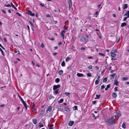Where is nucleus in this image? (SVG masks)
Here are the masks:
<instances>
[{
	"mask_svg": "<svg viewBox=\"0 0 129 129\" xmlns=\"http://www.w3.org/2000/svg\"><path fill=\"white\" fill-rule=\"evenodd\" d=\"M48 126L50 127L49 128L50 129H52L53 128L52 127L53 126V125L52 124H49L48 125Z\"/></svg>",
	"mask_w": 129,
	"mask_h": 129,
	"instance_id": "30",
	"label": "nucleus"
},
{
	"mask_svg": "<svg viewBox=\"0 0 129 129\" xmlns=\"http://www.w3.org/2000/svg\"><path fill=\"white\" fill-rule=\"evenodd\" d=\"M37 120L36 119H34L33 120V123L35 124H36L37 122Z\"/></svg>",
	"mask_w": 129,
	"mask_h": 129,
	"instance_id": "15",
	"label": "nucleus"
},
{
	"mask_svg": "<svg viewBox=\"0 0 129 129\" xmlns=\"http://www.w3.org/2000/svg\"><path fill=\"white\" fill-rule=\"evenodd\" d=\"M5 6H6L7 7H11V6L10 4H9L7 5H6V4H5Z\"/></svg>",
	"mask_w": 129,
	"mask_h": 129,
	"instance_id": "47",
	"label": "nucleus"
},
{
	"mask_svg": "<svg viewBox=\"0 0 129 129\" xmlns=\"http://www.w3.org/2000/svg\"><path fill=\"white\" fill-rule=\"evenodd\" d=\"M92 65H90L89 66H88L87 68L88 69L90 70L92 69Z\"/></svg>",
	"mask_w": 129,
	"mask_h": 129,
	"instance_id": "32",
	"label": "nucleus"
},
{
	"mask_svg": "<svg viewBox=\"0 0 129 129\" xmlns=\"http://www.w3.org/2000/svg\"><path fill=\"white\" fill-rule=\"evenodd\" d=\"M87 77H90L91 76V73H87Z\"/></svg>",
	"mask_w": 129,
	"mask_h": 129,
	"instance_id": "38",
	"label": "nucleus"
},
{
	"mask_svg": "<svg viewBox=\"0 0 129 129\" xmlns=\"http://www.w3.org/2000/svg\"><path fill=\"white\" fill-rule=\"evenodd\" d=\"M74 110H77V106H75L73 108Z\"/></svg>",
	"mask_w": 129,
	"mask_h": 129,
	"instance_id": "37",
	"label": "nucleus"
},
{
	"mask_svg": "<svg viewBox=\"0 0 129 129\" xmlns=\"http://www.w3.org/2000/svg\"><path fill=\"white\" fill-rule=\"evenodd\" d=\"M70 93L69 92H65L64 93V94H65L66 95V96H67L70 95Z\"/></svg>",
	"mask_w": 129,
	"mask_h": 129,
	"instance_id": "42",
	"label": "nucleus"
},
{
	"mask_svg": "<svg viewBox=\"0 0 129 129\" xmlns=\"http://www.w3.org/2000/svg\"><path fill=\"white\" fill-rule=\"evenodd\" d=\"M52 107L51 106H49L48 107V109L46 110V112H48V111H49V112L51 111Z\"/></svg>",
	"mask_w": 129,
	"mask_h": 129,
	"instance_id": "10",
	"label": "nucleus"
},
{
	"mask_svg": "<svg viewBox=\"0 0 129 129\" xmlns=\"http://www.w3.org/2000/svg\"><path fill=\"white\" fill-rule=\"evenodd\" d=\"M126 15L127 16V17L128 18L129 17V10L126 12L125 14L124 15V16Z\"/></svg>",
	"mask_w": 129,
	"mask_h": 129,
	"instance_id": "14",
	"label": "nucleus"
},
{
	"mask_svg": "<svg viewBox=\"0 0 129 129\" xmlns=\"http://www.w3.org/2000/svg\"><path fill=\"white\" fill-rule=\"evenodd\" d=\"M77 75L78 77H81L83 76V74L81 73H78L77 74Z\"/></svg>",
	"mask_w": 129,
	"mask_h": 129,
	"instance_id": "16",
	"label": "nucleus"
},
{
	"mask_svg": "<svg viewBox=\"0 0 129 129\" xmlns=\"http://www.w3.org/2000/svg\"><path fill=\"white\" fill-rule=\"evenodd\" d=\"M65 31L64 30H63L61 32V37H62V38H63V39H64V34L65 33Z\"/></svg>",
	"mask_w": 129,
	"mask_h": 129,
	"instance_id": "6",
	"label": "nucleus"
},
{
	"mask_svg": "<svg viewBox=\"0 0 129 129\" xmlns=\"http://www.w3.org/2000/svg\"><path fill=\"white\" fill-rule=\"evenodd\" d=\"M96 103V101H92V104H95Z\"/></svg>",
	"mask_w": 129,
	"mask_h": 129,
	"instance_id": "56",
	"label": "nucleus"
},
{
	"mask_svg": "<svg viewBox=\"0 0 129 129\" xmlns=\"http://www.w3.org/2000/svg\"><path fill=\"white\" fill-rule=\"evenodd\" d=\"M99 81L100 80L97 79L95 82V84L96 85L98 84L99 83Z\"/></svg>",
	"mask_w": 129,
	"mask_h": 129,
	"instance_id": "31",
	"label": "nucleus"
},
{
	"mask_svg": "<svg viewBox=\"0 0 129 129\" xmlns=\"http://www.w3.org/2000/svg\"><path fill=\"white\" fill-rule=\"evenodd\" d=\"M46 17H51V15L49 14L46 15Z\"/></svg>",
	"mask_w": 129,
	"mask_h": 129,
	"instance_id": "46",
	"label": "nucleus"
},
{
	"mask_svg": "<svg viewBox=\"0 0 129 129\" xmlns=\"http://www.w3.org/2000/svg\"><path fill=\"white\" fill-rule=\"evenodd\" d=\"M125 125V122H123L122 125V127L123 128H126V125Z\"/></svg>",
	"mask_w": 129,
	"mask_h": 129,
	"instance_id": "13",
	"label": "nucleus"
},
{
	"mask_svg": "<svg viewBox=\"0 0 129 129\" xmlns=\"http://www.w3.org/2000/svg\"><path fill=\"white\" fill-rule=\"evenodd\" d=\"M16 14L19 16H21V15L18 12Z\"/></svg>",
	"mask_w": 129,
	"mask_h": 129,
	"instance_id": "57",
	"label": "nucleus"
},
{
	"mask_svg": "<svg viewBox=\"0 0 129 129\" xmlns=\"http://www.w3.org/2000/svg\"><path fill=\"white\" fill-rule=\"evenodd\" d=\"M39 126L40 127H43V124H41V122L39 123Z\"/></svg>",
	"mask_w": 129,
	"mask_h": 129,
	"instance_id": "40",
	"label": "nucleus"
},
{
	"mask_svg": "<svg viewBox=\"0 0 129 129\" xmlns=\"http://www.w3.org/2000/svg\"><path fill=\"white\" fill-rule=\"evenodd\" d=\"M22 102L25 108L27 109V106L26 104L24 101H22Z\"/></svg>",
	"mask_w": 129,
	"mask_h": 129,
	"instance_id": "12",
	"label": "nucleus"
},
{
	"mask_svg": "<svg viewBox=\"0 0 129 129\" xmlns=\"http://www.w3.org/2000/svg\"><path fill=\"white\" fill-rule=\"evenodd\" d=\"M99 54L100 55H101L103 56H105V55L104 54L102 53H99Z\"/></svg>",
	"mask_w": 129,
	"mask_h": 129,
	"instance_id": "44",
	"label": "nucleus"
},
{
	"mask_svg": "<svg viewBox=\"0 0 129 129\" xmlns=\"http://www.w3.org/2000/svg\"><path fill=\"white\" fill-rule=\"evenodd\" d=\"M18 96L22 102L24 101L22 99L19 94L18 95Z\"/></svg>",
	"mask_w": 129,
	"mask_h": 129,
	"instance_id": "39",
	"label": "nucleus"
},
{
	"mask_svg": "<svg viewBox=\"0 0 129 129\" xmlns=\"http://www.w3.org/2000/svg\"><path fill=\"white\" fill-rule=\"evenodd\" d=\"M63 29L64 30H68V28L67 27L65 26H64L63 27Z\"/></svg>",
	"mask_w": 129,
	"mask_h": 129,
	"instance_id": "48",
	"label": "nucleus"
},
{
	"mask_svg": "<svg viewBox=\"0 0 129 129\" xmlns=\"http://www.w3.org/2000/svg\"><path fill=\"white\" fill-rule=\"evenodd\" d=\"M118 76H117V75H116V76L115 77V80H117L118 79Z\"/></svg>",
	"mask_w": 129,
	"mask_h": 129,
	"instance_id": "59",
	"label": "nucleus"
},
{
	"mask_svg": "<svg viewBox=\"0 0 129 129\" xmlns=\"http://www.w3.org/2000/svg\"><path fill=\"white\" fill-rule=\"evenodd\" d=\"M63 100L62 99H60V101H59L58 102V103H62L63 101Z\"/></svg>",
	"mask_w": 129,
	"mask_h": 129,
	"instance_id": "26",
	"label": "nucleus"
},
{
	"mask_svg": "<svg viewBox=\"0 0 129 129\" xmlns=\"http://www.w3.org/2000/svg\"><path fill=\"white\" fill-rule=\"evenodd\" d=\"M122 79L123 81L126 80L128 79V78L126 77H123L122 78Z\"/></svg>",
	"mask_w": 129,
	"mask_h": 129,
	"instance_id": "33",
	"label": "nucleus"
},
{
	"mask_svg": "<svg viewBox=\"0 0 129 129\" xmlns=\"http://www.w3.org/2000/svg\"><path fill=\"white\" fill-rule=\"evenodd\" d=\"M59 90V89H57V90H55L54 91V92L56 94H57L59 92V91H58Z\"/></svg>",
	"mask_w": 129,
	"mask_h": 129,
	"instance_id": "25",
	"label": "nucleus"
},
{
	"mask_svg": "<svg viewBox=\"0 0 129 129\" xmlns=\"http://www.w3.org/2000/svg\"><path fill=\"white\" fill-rule=\"evenodd\" d=\"M105 87V86L104 85H103L101 87V89H104Z\"/></svg>",
	"mask_w": 129,
	"mask_h": 129,
	"instance_id": "52",
	"label": "nucleus"
},
{
	"mask_svg": "<svg viewBox=\"0 0 129 129\" xmlns=\"http://www.w3.org/2000/svg\"><path fill=\"white\" fill-rule=\"evenodd\" d=\"M112 96L113 98L115 99L117 96V95L115 93H112Z\"/></svg>",
	"mask_w": 129,
	"mask_h": 129,
	"instance_id": "11",
	"label": "nucleus"
},
{
	"mask_svg": "<svg viewBox=\"0 0 129 129\" xmlns=\"http://www.w3.org/2000/svg\"><path fill=\"white\" fill-rule=\"evenodd\" d=\"M81 50H84L85 49V47H82L81 48Z\"/></svg>",
	"mask_w": 129,
	"mask_h": 129,
	"instance_id": "58",
	"label": "nucleus"
},
{
	"mask_svg": "<svg viewBox=\"0 0 129 129\" xmlns=\"http://www.w3.org/2000/svg\"><path fill=\"white\" fill-rule=\"evenodd\" d=\"M74 123V122L73 121H71L68 124L70 126H71Z\"/></svg>",
	"mask_w": 129,
	"mask_h": 129,
	"instance_id": "9",
	"label": "nucleus"
},
{
	"mask_svg": "<svg viewBox=\"0 0 129 129\" xmlns=\"http://www.w3.org/2000/svg\"><path fill=\"white\" fill-rule=\"evenodd\" d=\"M112 120L110 119L108 120L106 122L109 124H110Z\"/></svg>",
	"mask_w": 129,
	"mask_h": 129,
	"instance_id": "20",
	"label": "nucleus"
},
{
	"mask_svg": "<svg viewBox=\"0 0 129 129\" xmlns=\"http://www.w3.org/2000/svg\"><path fill=\"white\" fill-rule=\"evenodd\" d=\"M126 25V23L125 22H124L122 23H121V26L122 27H123Z\"/></svg>",
	"mask_w": 129,
	"mask_h": 129,
	"instance_id": "18",
	"label": "nucleus"
},
{
	"mask_svg": "<svg viewBox=\"0 0 129 129\" xmlns=\"http://www.w3.org/2000/svg\"><path fill=\"white\" fill-rule=\"evenodd\" d=\"M63 73V71L62 70H60L58 72V73L60 75H61Z\"/></svg>",
	"mask_w": 129,
	"mask_h": 129,
	"instance_id": "17",
	"label": "nucleus"
},
{
	"mask_svg": "<svg viewBox=\"0 0 129 129\" xmlns=\"http://www.w3.org/2000/svg\"><path fill=\"white\" fill-rule=\"evenodd\" d=\"M40 5H41V6L42 7H44L45 6V5L42 4H40Z\"/></svg>",
	"mask_w": 129,
	"mask_h": 129,
	"instance_id": "53",
	"label": "nucleus"
},
{
	"mask_svg": "<svg viewBox=\"0 0 129 129\" xmlns=\"http://www.w3.org/2000/svg\"><path fill=\"white\" fill-rule=\"evenodd\" d=\"M58 48V47L57 46L54 47V48L55 50H56V49H57Z\"/></svg>",
	"mask_w": 129,
	"mask_h": 129,
	"instance_id": "60",
	"label": "nucleus"
},
{
	"mask_svg": "<svg viewBox=\"0 0 129 129\" xmlns=\"http://www.w3.org/2000/svg\"><path fill=\"white\" fill-rule=\"evenodd\" d=\"M114 90L115 91H117L118 90L117 87H115V88H114Z\"/></svg>",
	"mask_w": 129,
	"mask_h": 129,
	"instance_id": "50",
	"label": "nucleus"
},
{
	"mask_svg": "<svg viewBox=\"0 0 129 129\" xmlns=\"http://www.w3.org/2000/svg\"><path fill=\"white\" fill-rule=\"evenodd\" d=\"M81 40L83 41H85L87 40V39L86 38V37H82L81 38Z\"/></svg>",
	"mask_w": 129,
	"mask_h": 129,
	"instance_id": "8",
	"label": "nucleus"
},
{
	"mask_svg": "<svg viewBox=\"0 0 129 129\" xmlns=\"http://www.w3.org/2000/svg\"><path fill=\"white\" fill-rule=\"evenodd\" d=\"M114 116H112L111 117V118H110V119H111L112 120H114Z\"/></svg>",
	"mask_w": 129,
	"mask_h": 129,
	"instance_id": "54",
	"label": "nucleus"
},
{
	"mask_svg": "<svg viewBox=\"0 0 129 129\" xmlns=\"http://www.w3.org/2000/svg\"><path fill=\"white\" fill-rule=\"evenodd\" d=\"M57 108L58 110H59L61 111H63V109L62 108V107L60 105L57 106Z\"/></svg>",
	"mask_w": 129,
	"mask_h": 129,
	"instance_id": "4",
	"label": "nucleus"
},
{
	"mask_svg": "<svg viewBox=\"0 0 129 129\" xmlns=\"http://www.w3.org/2000/svg\"><path fill=\"white\" fill-rule=\"evenodd\" d=\"M35 107L34 106H32V111H36V110L35 109Z\"/></svg>",
	"mask_w": 129,
	"mask_h": 129,
	"instance_id": "36",
	"label": "nucleus"
},
{
	"mask_svg": "<svg viewBox=\"0 0 129 129\" xmlns=\"http://www.w3.org/2000/svg\"><path fill=\"white\" fill-rule=\"evenodd\" d=\"M127 5L126 4H125L123 8V9H126L127 8Z\"/></svg>",
	"mask_w": 129,
	"mask_h": 129,
	"instance_id": "21",
	"label": "nucleus"
},
{
	"mask_svg": "<svg viewBox=\"0 0 129 129\" xmlns=\"http://www.w3.org/2000/svg\"><path fill=\"white\" fill-rule=\"evenodd\" d=\"M127 18H128V17H125L124 18V19H123V21H126V19H127Z\"/></svg>",
	"mask_w": 129,
	"mask_h": 129,
	"instance_id": "51",
	"label": "nucleus"
},
{
	"mask_svg": "<svg viewBox=\"0 0 129 129\" xmlns=\"http://www.w3.org/2000/svg\"><path fill=\"white\" fill-rule=\"evenodd\" d=\"M116 75V74L115 73H114L113 74L111 75L110 76H111L112 78H113Z\"/></svg>",
	"mask_w": 129,
	"mask_h": 129,
	"instance_id": "43",
	"label": "nucleus"
},
{
	"mask_svg": "<svg viewBox=\"0 0 129 129\" xmlns=\"http://www.w3.org/2000/svg\"><path fill=\"white\" fill-rule=\"evenodd\" d=\"M110 84H109L107 85L106 87L105 88V90L106 91L108 89L110 88Z\"/></svg>",
	"mask_w": 129,
	"mask_h": 129,
	"instance_id": "24",
	"label": "nucleus"
},
{
	"mask_svg": "<svg viewBox=\"0 0 129 129\" xmlns=\"http://www.w3.org/2000/svg\"><path fill=\"white\" fill-rule=\"evenodd\" d=\"M65 111H68L69 110V109L68 108H66L64 109Z\"/></svg>",
	"mask_w": 129,
	"mask_h": 129,
	"instance_id": "45",
	"label": "nucleus"
},
{
	"mask_svg": "<svg viewBox=\"0 0 129 129\" xmlns=\"http://www.w3.org/2000/svg\"><path fill=\"white\" fill-rule=\"evenodd\" d=\"M41 47L43 48L44 47V44L43 43H42L41 44Z\"/></svg>",
	"mask_w": 129,
	"mask_h": 129,
	"instance_id": "49",
	"label": "nucleus"
},
{
	"mask_svg": "<svg viewBox=\"0 0 129 129\" xmlns=\"http://www.w3.org/2000/svg\"><path fill=\"white\" fill-rule=\"evenodd\" d=\"M57 54V53H56V52H55V53H53V55H54V56H55V55H56Z\"/></svg>",
	"mask_w": 129,
	"mask_h": 129,
	"instance_id": "61",
	"label": "nucleus"
},
{
	"mask_svg": "<svg viewBox=\"0 0 129 129\" xmlns=\"http://www.w3.org/2000/svg\"><path fill=\"white\" fill-rule=\"evenodd\" d=\"M117 115L118 118L121 115V114L119 111L114 112Z\"/></svg>",
	"mask_w": 129,
	"mask_h": 129,
	"instance_id": "7",
	"label": "nucleus"
},
{
	"mask_svg": "<svg viewBox=\"0 0 129 129\" xmlns=\"http://www.w3.org/2000/svg\"><path fill=\"white\" fill-rule=\"evenodd\" d=\"M60 81V79L59 78H56L55 80V82L56 83H58Z\"/></svg>",
	"mask_w": 129,
	"mask_h": 129,
	"instance_id": "28",
	"label": "nucleus"
},
{
	"mask_svg": "<svg viewBox=\"0 0 129 129\" xmlns=\"http://www.w3.org/2000/svg\"><path fill=\"white\" fill-rule=\"evenodd\" d=\"M27 13L29 15H30L31 16H35V14L34 13H32V12L29 10L27 11Z\"/></svg>",
	"mask_w": 129,
	"mask_h": 129,
	"instance_id": "5",
	"label": "nucleus"
},
{
	"mask_svg": "<svg viewBox=\"0 0 129 129\" xmlns=\"http://www.w3.org/2000/svg\"><path fill=\"white\" fill-rule=\"evenodd\" d=\"M60 87V86L59 85H54L53 86V89L54 90H56L57 88H59Z\"/></svg>",
	"mask_w": 129,
	"mask_h": 129,
	"instance_id": "3",
	"label": "nucleus"
},
{
	"mask_svg": "<svg viewBox=\"0 0 129 129\" xmlns=\"http://www.w3.org/2000/svg\"><path fill=\"white\" fill-rule=\"evenodd\" d=\"M118 82L117 80H114V83L115 85H116V86H118V85L117 84H118Z\"/></svg>",
	"mask_w": 129,
	"mask_h": 129,
	"instance_id": "23",
	"label": "nucleus"
},
{
	"mask_svg": "<svg viewBox=\"0 0 129 129\" xmlns=\"http://www.w3.org/2000/svg\"><path fill=\"white\" fill-rule=\"evenodd\" d=\"M54 98V97L53 96H52V95H50L49 96V98L50 99H51L52 98Z\"/></svg>",
	"mask_w": 129,
	"mask_h": 129,
	"instance_id": "55",
	"label": "nucleus"
},
{
	"mask_svg": "<svg viewBox=\"0 0 129 129\" xmlns=\"http://www.w3.org/2000/svg\"><path fill=\"white\" fill-rule=\"evenodd\" d=\"M107 78H106V77L103 80V82H106L107 81Z\"/></svg>",
	"mask_w": 129,
	"mask_h": 129,
	"instance_id": "34",
	"label": "nucleus"
},
{
	"mask_svg": "<svg viewBox=\"0 0 129 129\" xmlns=\"http://www.w3.org/2000/svg\"><path fill=\"white\" fill-rule=\"evenodd\" d=\"M100 95H96V96L97 97L96 98H95V99H99L100 97Z\"/></svg>",
	"mask_w": 129,
	"mask_h": 129,
	"instance_id": "35",
	"label": "nucleus"
},
{
	"mask_svg": "<svg viewBox=\"0 0 129 129\" xmlns=\"http://www.w3.org/2000/svg\"><path fill=\"white\" fill-rule=\"evenodd\" d=\"M61 65L63 67H64V66H65V62H64V61H63L62 62V63H61Z\"/></svg>",
	"mask_w": 129,
	"mask_h": 129,
	"instance_id": "27",
	"label": "nucleus"
},
{
	"mask_svg": "<svg viewBox=\"0 0 129 129\" xmlns=\"http://www.w3.org/2000/svg\"><path fill=\"white\" fill-rule=\"evenodd\" d=\"M117 52L116 50L114 49V50H112L111 53V56L113 58H114L115 57L116 55L115 53Z\"/></svg>",
	"mask_w": 129,
	"mask_h": 129,
	"instance_id": "1",
	"label": "nucleus"
},
{
	"mask_svg": "<svg viewBox=\"0 0 129 129\" xmlns=\"http://www.w3.org/2000/svg\"><path fill=\"white\" fill-rule=\"evenodd\" d=\"M2 12L4 14H5L6 13V12L4 11V10H2Z\"/></svg>",
	"mask_w": 129,
	"mask_h": 129,
	"instance_id": "62",
	"label": "nucleus"
},
{
	"mask_svg": "<svg viewBox=\"0 0 129 129\" xmlns=\"http://www.w3.org/2000/svg\"><path fill=\"white\" fill-rule=\"evenodd\" d=\"M4 39L5 42H7V40L6 38H4Z\"/></svg>",
	"mask_w": 129,
	"mask_h": 129,
	"instance_id": "64",
	"label": "nucleus"
},
{
	"mask_svg": "<svg viewBox=\"0 0 129 129\" xmlns=\"http://www.w3.org/2000/svg\"><path fill=\"white\" fill-rule=\"evenodd\" d=\"M0 51L1 52L2 55H3L4 56L5 55H4V53L3 50L0 48Z\"/></svg>",
	"mask_w": 129,
	"mask_h": 129,
	"instance_id": "41",
	"label": "nucleus"
},
{
	"mask_svg": "<svg viewBox=\"0 0 129 129\" xmlns=\"http://www.w3.org/2000/svg\"><path fill=\"white\" fill-rule=\"evenodd\" d=\"M71 59V58L69 57H67L66 59V62H67L69 61Z\"/></svg>",
	"mask_w": 129,
	"mask_h": 129,
	"instance_id": "29",
	"label": "nucleus"
},
{
	"mask_svg": "<svg viewBox=\"0 0 129 129\" xmlns=\"http://www.w3.org/2000/svg\"><path fill=\"white\" fill-rule=\"evenodd\" d=\"M68 3L69 6V10H70L72 5V0H68Z\"/></svg>",
	"mask_w": 129,
	"mask_h": 129,
	"instance_id": "2",
	"label": "nucleus"
},
{
	"mask_svg": "<svg viewBox=\"0 0 129 129\" xmlns=\"http://www.w3.org/2000/svg\"><path fill=\"white\" fill-rule=\"evenodd\" d=\"M31 63H32V64H33V66H34L35 65V63L33 61H32Z\"/></svg>",
	"mask_w": 129,
	"mask_h": 129,
	"instance_id": "63",
	"label": "nucleus"
},
{
	"mask_svg": "<svg viewBox=\"0 0 129 129\" xmlns=\"http://www.w3.org/2000/svg\"><path fill=\"white\" fill-rule=\"evenodd\" d=\"M115 119H114L112 120L111 122V123H110V124H111L112 125L113 124H115Z\"/></svg>",
	"mask_w": 129,
	"mask_h": 129,
	"instance_id": "19",
	"label": "nucleus"
},
{
	"mask_svg": "<svg viewBox=\"0 0 129 129\" xmlns=\"http://www.w3.org/2000/svg\"><path fill=\"white\" fill-rule=\"evenodd\" d=\"M11 6L12 7H13L15 10H17V8L14 6V5L12 3H11Z\"/></svg>",
	"mask_w": 129,
	"mask_h": 129,
	"instance_id": "22",
	"label": "nucleus"
}]
</instances>
